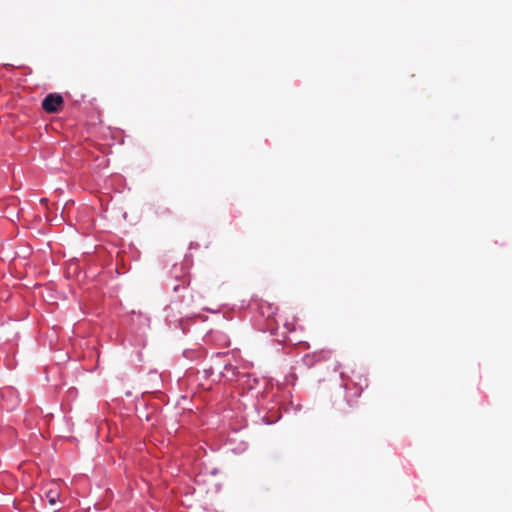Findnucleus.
<instances>
[{"instance_id":"f257e3e1","label":"nucleus","mask_w":512,"mask_h":512,"mask_svg":"<svg viewBox=\"0 0 512 512\" xmlns=\"http://www.w3.org/2000/svg\"><path fill=\"white\" fill-rule=\"evenodd\" d=\"M250 308L254 310L261 318L266 320V325L263 329L273 330L277 321L275 316L278 308L275 304L262 299H253L250 303Z\"/></svg>"},{"instance_id":"f03ea898","label":"nucleus","mask_w":512,"mask_h":512,"mask_svg":"<svg viewBox=\"0 0 512 512\" xmlns=\"http://www.w3.org/2000/svg\"><path fill=\"white\" fill-rule=\"evenodd\" d=\"M243 378H247V382L250 381V376L248 374L240 375L238 368L230 363H225L223 360V366L220 369V373H217L216 377H213V381H224V382H233L239 381Z\"/></svg>"},{"instance_id":"7ed1b4c3","label":"nucleus","mask_w":512,"mask_h":512,"mask_svg":"<svg viewBox=\"0 0 512 512\" xmlns=\"http://www.w3.org/2000/svg\"><path fill=\"white\" fill-rule=\"evenodd\" d=\"M332 352L329 349H321L303 356L302 361L307 367H313L317 363L326 361L331 358Z\"/></svg>"},{"instance_id":"20e7f679","label":"nucleus","mask_w":512,"mask_h":512,"mask_svg":"<svg viewBox=\"0 0 512 512\" xmlns=\"http://www.w3.org/2000/svg\"><path fill=\"white\" fill-rule=\"evenodd\" d=\"M63 104V97L59 94H49L47 95L43 102L42 108L47 113H56L59 111L60 107Z\"/></svg>"},{"instance_id":"39448f33","label":"nucleus","mask_w":512,"mask_h":512,"mask_svg":"<svg viewBox=\"0 0 512 512\" xmlns=\"http://www.w3.org/2000/svg\"><path fill=\"white\" fill-rule=\"evenodd\" d=\"M224 356L225 355L221 354V353L216 354V359L213 362V364L203 368V371H202L203 378H205L207 380H211L212 383L215 382V381H213V377H216L217 373H220V369L223 366Z\"/></svg>"},{"instance_id":"423d86ee","label":"nucleus","mask_w":512,"mask_h":512,"mask_svg":"<svg viewBox=\"0 0 512 512\" xmlns=\"http://www.w3.org/2000/svg\"><path fill=\"white\" fill-rule=\"evenodd\" d=\"M45 498L50 505H55L60 500V487L57 483H51L44 490Z\"/></svg>"},{"instance_id":"0eeeda50","label":"nucleus","mask_w":512,"mask_h":512,"mask_svg":"<svg viewBox=\"0 0 512 512\" xmlns=\"http://www.w3.org/2000/svg\"><path fill=\"white\" fill-rule=\"evenodd\" d=\"M190 284V279L188 276H183L180 280H173L168 284V287L171 288L175 293L179 294V297H184L181 292H186L187 288Z\"/></svg>"},{"instance_id":"6e6552de","label":"nucleus","mask_w":512,"mask_h":512,"mask_svg":"<svg viewBox=\"0 0 512 512\" xmlns=\"http://www.w3.org/2000/svg\"><path fill=\"white\" fill-rule=\"evenodd\" d=\"M207 341L215 342L220 347H228L230 345L229 337L220 331H210L207 334Z\"/></svg>"},{"instance_id":"1a4fd4ad","label":"nucleus","mask_w":512,"mask_h":512,"mask_svg":"<svg viewBox=\"0 0 512 512\" xmlns=\"http://www.w3.org/2000/svg\"><path fill=\"white\" fill-rule=\"evenodd\" d=\"M296 380H297L296 374L291 372L288 375H286L284 383L286 385H292L293 386V385H295Z\"/></svg>"},{"instance_id":"9d476101","label":"nucleus","mask_w":512,"mask_h":512,"mask_svg":"<svg viewBox=\"0 0 512 512\" xmlns=\"http://www.w3.org/2000/svg\"><path fill=\"white\" fill-rule=\"evenodd\" d=\"M284 326H285V328L287 329L288 332H292V331L295 330V326H294L293 323L286 322V323H284Z\"/></svg>"},{"instance_id":"9b49d317","label":"nucleus","mask_w":512,"mask_h":512,"mask_svg":"<svg viewBox=\"0 0 512 512\" xmlns=\"http://www.w3.org/2000/svg\"><path fill=\"white\" fill-rule=\"evenodd\" d=\"M177 304H178V301H172L167 309L174 310L175 308H177Z\"/></svg>"},{"instance_id":"f8f14e48","label":"nucleus","mask_w":512,"mask_h":512,"mask_svg":"<svg viewBox=\"0 0 512 512\" xmlns=\"http://www.w3.org/2000/svg\"><path fill=\"white\" fill-rule=\"evenodd\" d=\"M190 353V351H184V356L187 358H191Z\"/></svg>"}]
</instances>
